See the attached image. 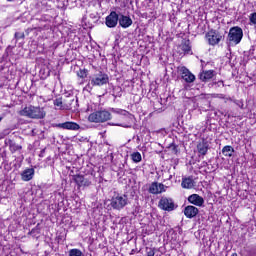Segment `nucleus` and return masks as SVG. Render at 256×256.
<instances>
[{"label":"nucleus","instance_id":"1","mask_svg":"<svg viewBox=\"0 0 256 256\" xmlns=\"http://www.w3.org/2000/svg\"><path fill=\"white\" fill-rule=\"evenodd\" d=\"M21 117H29V119H45V109L41 107L28 106L19 111Z\"/></svg>","mask_w":256,"mask_h":256},{"label":"nucleus","instance_id":"2","mask_svg":"<svg viewBox=\"0 0 256 256\" xmlns=\"http://www.w3.org/2000/svg\"><path fill=\"white\" fill-rule=\"evenodd\" d=\"M242 39H243V29H241V27L234 26L230 28L227 36V40H226L228 45H239Z\"/></svg>","mask_w":256,"mask_h":256},{"label":"nucleus","instance_id":"3","mask_svg":"<svg viewBox=\"0 0 256 256\" xmlns=\"http://www.w3.org/2000/svg\"><path fill=\"white\" fill-rule=\"evenodd\" d=\"M66 33H67V37H68V45L70 47L71 50H67V53H73V49H77V43H79V37H77V29L74 26H66Z\"/></svg>","mask_w":256,"mask_h":256},{"label":"nucleus","instance_id":"4","mask_svg":"<svg viewBox=\"0 0 256 256\" xmlns=\"http://www.w3.org/2000/svg\"><path fill=\"white\" fill-rule=\"evenodd\" d=\"M111 119V113L107 110L96 111L91 113L88 117V121L91 123H105Z\"/></svg>","mask_w":256,"mask_h":256},{"label":"nucleus","instance_id":"5","mask_svg":"<svg viewBox=\"0 0 256 256\" xmlns=\"http://www.w3.org/2000/svg\"><path fill=\"white\" fill-rule=\"evenodd\" d=\"M129 203V198L127 195H117L112 197L111 199V207L116 211H121V209H125Z\"/></svg>","mask_w":256,"mask_h":256},{"label":"nucleus","instance_id":"6","mask_svg":"<svg viewBox=\"0 0 256 256\" xmlns=\"http://www.w3.org/2000/svg\"><path fill=\"white\" fill-rule=\"evenodd\" d=\"M109 83V76L103 72H99L90 77V84L92 87H101Z\"/></svg>","mask_w":256,"mask_h":256},{"label":"nucleus","instance_id":"7","mask_svg":"<svg viewBox=\"0 0 256 256\" xmlns=\"http://www.w3.org/2000/svg\"><path fill=\"white\" fill-rule=\"evenodd\" d=\"M158 207L162 209V211H175V201H173V198L163 196L159 200Z\"/></svg>","mask_w":256,"mask_h":256},{"label":"nucleus","instance_id":"8","mask_svg":"<svg viewBox=\"0 0 256 256\" xmlns=\"http://www.w3.org/2000/svg\"><path fill=\"white\" fill-rule=\"evenodd\" d=\"M71 180L76 183L78 187H89L91 185V180L89 178H85L83 175H75L73 174V170H70L69 173Z\"/></svg>","mask_w":256,"mask_h":256},{"label":"nucleus","instance_id":"9","mask_svg":"<svg viewBox=\"0 0 256 256\" xmlns=\"http://www.w3.org/2000/svg\"><path fill=\"white\" fill-rule=\"evenodd\" d=\"M118 23H119V14H117V12L115 11L110 12V14L105 19L106 27H109V29H115Z\"/></svg>","mask_w":256,"mask_h":256},{"label":"nucleus","instance_id":"10","mask_svg":"<svg viewBox=\"0 0 256 256\" xmlns=\"http://www.w3.org/2000/svg\"><path fill=\"white\" fill-rule=\"evenodd\" d=\"M178 71H179L182 79L186 83H193L195 81V76L193 75V73H191V71H189V69H187V67L181 66L178 68Z\"/></svg>","mask_w":256,"mask_h":256},{"label":"nucleus","instance_id":"11","mask_svg":"<svg viewBox=\"0 0 256 256\" xmlns=\"http://www.w3.org/2000/svg\"><path fill=\"white\" fill-rule=\"evenodd\" d=\"M209 45H219L223 36L216 31H210L206 34Z\"/></svg>","mask_w":256,"mask_h":256},{"label":"nucleus","instance_id":"12","mask_svg":"<svg viewBox=\"0 0 256 256\" xmlns=\"http://www.w3.org/2000/svg\"><path fill=\"white\" fill-rule=\"evenodd\" d=\"M66 95V111H75V107H77V101H75V96L73 95V91H69L65 93Z\"/></svg>","mask_w":256,"mask_h":256},{"label":"nucleus","instance_id":"13","mask_svg":"<svg viewBox=\"0 0 256 256\" xmlns=\"http://www.w3.org/2000/svg\"><path fill=\"white\" fill-rule=\"evenodd\" d=\"M118 23H119L120 27H122V29H129V27H131V25H133V20L131 19L130 16H125V15L121 14L119 16Z\"/></svg>","mask_w":256,"mask_h":256},{"label":"nucleus","instance_id":"14","mask_svg":"<svg viewBox=\"0 0 256 256\" xmlns=\"http://www.w3.org/2000/svg\"><path fill=\"white\" fill-rule=\"evenodd\" d=\"M197 151L199 154V157H205L207 155V152L209 151V142L207 140H202L197 145Z\"/></svg>","mask_w":256,"mask_h":256},{"label":"nucleus","instance_id":"15","mask_svg":"<svg viewBox=\"0 0 256 256\" xmlns=\"http://www.w3.org/2000/svg\"><path fill=\"white\" fill-rule=\"evenodd\" d=\"M189 203L192 205H195L196 207H203V204L205 203V199L203 197L199 196V194H192L188 197Z\"/></svg>","mask_w":256,"mask_h":256},{"label":"nucleus","instance_id":"16","mask_svg":"<svg viewBox=\"0 0 256 256\" xmlns=\"http://www.w3.org/2000/svg\"><path fill=\"white\" fill-rule=\"evenodd\" d=\"M184 215L187 219H193V217H197V215H199V208L195 206H186L184 209Z\"/></svg>","mask_w":256,"mask_h":256},{"label":"nucleus","instance_id":"17","mask_svg":"<svg viewBox=\"0 0 256 256\" xmlns=\"http://www.w3.org/2000/svg\"><path fill=\"white\" fill-rule=\"evenodd\" d=\"M34 176H35V169L33 168H27L21 173L22 181H31V179H33Z\"/></svg>","mask_w":256,"mask_h":256},{"label":"nucleus","instance_id":"18","mask_svg":"<svg viewBox=\"0 0 256 256\" xmlns=\"http://www.w3.org/2000/svg\"><path fill=\"white\" fill-rule=\"evenodd\" d=\"M213 77H215V71H213V70L203 71L199 75L200 81H203L204 83H206V81L213 79Z\"/></svg>","mask_w":256,"mask_h":256},{"label":"nucleus","instance_id":"19","mask_svg":"<svg viewBox=\"0 0 256 256\" xmlns=\"http://www.w3.org/2000/svg\"><path fill=\"white\" fill-rule=\"evenodd\" d=\"M182 189H193L195 187V180L192 177L182 178Z\"/></svg>","mask_w":256,"mask_h":256},{"label":"nucleus","instance_id":"20","mask_svg":"<svg viewBox=\"0 0 256 256\" xmlns=\"http://www.w3.org/2000/svg\"><path fill=\"white\" fill-rule=\"evenodd\" d=\"M5 143L8 145L11 153H16V151H21V149H23V146L15 143V141L11 139L6 140Z\"/></svg>","mask_w":256,"mask_h":256},{"label":"nucleus","instance_id":"21","mask_svg":"<svg viewBox=\"0 0 256 256\" xmlns=\"http://www.w3.org/2000/svg\"><path fill=\"white\" fill-rule=\"evenodd\" d=\"M233 153H235V149L232 146H224L222 149V155L225 157H233Z\"/></svg>","mask_w":256,"mask_h":256},{"label":"nucleus","instance_id":"22","mask_svg":"<svg viewBox=\"0 0 256 256\" xmlns=\"http://www.w3.org/2000/svg\"><path fill=\"white\" fill-rule=\"evenodd\" d=\"M65 129H68L69 131H79L80 126L79 124L75 122H65Z\"/></svg>","mask_w":256,"mask_h":256},{"label":"nucleus","instance_id":"23","mask_svg":"<svg viewBox=\"0 0 256 256\" xmlns=\"http://www.w3.org/2000/svg\"><path fill=\"white\" fill-rule=\"evenodd\" d=\"M149 193H152V195H159V182H153L150 185Z\"/></svg>","mask_w":256,"mask_h":256},{"label":"nucleus","instance_id":"24","mask_svg":"<svg viewBox=\"0 0 256 256\" xmlns=\"http://www.w3.org/2000/svg\"><path fill=\"white\" fill-rule=\"evenodd\" d=\"M110 111L112 113H116L117 115H123V117H127V115H131V113H129V111L123 110L120 108H111Z\"/></svg>","mask_w":256,"mask_h":256},{"label":"nucleus","instance_id":"25","mask_svg":"<svg viewBox=\"0 0 256 256\" xmlns=\"http://www.w3.org/2000/svg\"><path fill=\"white\" fill-rule=\"evenodd\" d=\"M133 163H141V161L143 160V157L141 156V153L140 152H133L131 155H130Z\"/></svg>","mask_w":256,"mask_h":256},{"label":"nucleus","instance_id":"26","mask_svg":"<svg viewBox=\"0 0 256 256\" xmlns=\"http://www.w3.org/2000/svg\"><path fill=\"white\" fill-rule=\"evenodd\" d=\"M181 49L184 51V53H191V42L189 40H185L181 44Z\"/></svg>","mask_w":256,"mask_h":256},{"label":"nucleus","instance_id":"27","mask_svg":"<svg viewBox=\"0 0 256 256\" xmlns=\"http://www.w3.org/2000/svg\"><path fill=\"white\" fill-rule=\"evenodd\" d=\"M69 256H83V252L77 248L69 250Z\"/></svg>","mask_w":256,"mask_h":256},{"label":"nucleus","instance_id":"28","mask_svg":"<svg viewBox=\"0 0 256 256\" xmlns=\"http://www.w3.org/2000/svg\"><path fill=\"white\" fill-rule=\"evenodd\" d=\"M54 105L57 109H62L63 108V98H56L54 100Z\"/></svg>","mask_w":256,"mask_h":256},{"label":"nucleus","instance_id":"29","mask_svg":"<svg viewBox=\"0 0 256 256\" xmlns=\"http://www.w3.org/2000/svg\"><path fill=\"white\" fill-rule=\"evenodd\" d=\"M166 190H167V186H165L163 183H158V194L165 193Z\"/></svg>","mask_w":256,"mask_h":256},{"label":"nucleus","instance_id":"30","mask_svg":"<svg viewBox=\"0 0 256 256\" xmlns=\"http://www.w3.org/2000/svg\"><path fill=\"white\" fill-rule=\"evenodd\" d=\"M110 125L116 126V127H124L125 129L131 128V125L124 124V123H111Z\"/></svg>","mask_w":256,"mask_h":256},{"label":"nucleus","instance_id":"31","mask_svg":"<svg viewBox=\"0 0 256 256\" xmlns=\"http://www.w3.org/2000/svg\"><path fill=\"white\" fill-rule=\"evenodd\" d=\"M14 37H15L16 40L25 39V33L24 32H16L14 34Z\"/></svg>","mask_w":256,"mask_h":256},{"label":"nucleus","instance_id":"32","mask_svg":"<svg viewBox=\"0 0 256 256\" xmlns=\"http://www.w3.org/2000/svg\"><path fill=\"white\" fill-rule=\"evenodd\" d=\"M249 19H250L251 25H256V12L250 14Z\"/></svg>","mask_w":256,"mask_h":256},{"label":"nucleus","instance_id":"33","mask_svg":"<svg viewBox=\"0 0 256 256\" xmlns=\"http://www.w3.org/2000/svg\"><path fill=\"white\" fill-rule=\"evenodd\" d=\"M78 77H80L81 79H85V77H87V71L86 70H80L77 73Z\"/></svg>","mask_w":256,"mask_h":256},{"label":"nucleus","instance_id":"34","mask_svg":"<svg viewBox=\"0 0 256 256\" xmlns=\"http://www.w3.org/2000/svg\"><path fill=\"white\" fill-rule=\"evenodd\" d=\"M233 103H235V105L240 107V109H243V107H244L242 100H233Z\"/></svg>","mask_w":256,"mask_h":256},{"label":"nucleus","instance_id":"35","mask_svg":"<svg viewBox=\"0 0 256 256\" xmlns=\"http://www.w3.org/2000/svg\"><path fill=\"white\" fill-rule=\"evenodd\" d=\"M147 256H155V250H153L152 248H149L147 250Z\"/></svg>","mask_w":256,"mask_h":256},{"label":"nucleus","instance_id":"36","mask_svg":"<svg viewBox=\"0 0 256 256\" xmlns=\"http://www.w3.org/2000/svg\"><path fill=\"white\" fill-rule=\"evenodd\" d=\"M40 73H43L44 77H49V69L45 70H40Z\"/></svg>","mask_w":256,"mask_h":256},{"label":"nucleus","instance_id":"37","mask_svg":"<svg viewBox=\"0 0 256 256\" xmlns=\"http://www.w3.org/2000/svg\"><path fill=\"white\" fill-rule=\"evenodd\" d=\"M55 127H59L60 129H65V123L56 124Z\"/></svg>","mask_w":256,"mask_h":256},{"label":"nucleus","instance_id":"38","mask_svg":"<svg viewBox=\"0 0 256 256\" xmlns=\"http://www.w3.org/2000/svg\"><path fill=\"white\" fill-rule=\"evenodd\" d=\"M170 149H172V151L177 152V145L171 144V145H170Z\"/></svg>","mask_w":256,"mask_h":256},{"label":"nucleus","instance_id":"39","mask_svg":"<svg viewBox=\"0 0 256 256\" xmlns=\"http://www.w3.org/2000/svg\"><path fill=\"white\" fill-rule=\"evenodd\" d=\"M90 17L91 19H97V13H91Z\"/></svg>","mask_w":256,"mask_h":256},{"label":"nucleus","instance_id":"40","mask_svg":"<svg viewBox=\"0 0 256 256\" xmlns=\"http://www.w3.org/2000/svg\"><path fill=\"white\" fill-rule=\"evenodd\" d=\"M44 155H45V149H42L40 154H39V157H44Z\"/></svg>","mask_w":256,"mask_h":256},{"label":"nucleus","instance_id":"41","mask_svg":"<svg viewBox=\"0 0 256 256\" xmlns=\"http://www.w3.org/2000/svg\"><path fill=\"white\" fill-rule=\"evenodd\" d=\"M222 99H225V103H227V101H233V99L231 97H229V98L222 97Z\"/></svg>","mask_w":256,"mask_h":256},{"label":"nucleus","instance_id":"42","mask_svg":"<svg viewBox=\"0 0 256 256\" xmlns=\"http://www.w3.org/2000/svg\"><path fill=\"white\" fill-rule=\"evenodd\" d=\"M217 85H218V86L222 85V87H223L225 84L223 83V81H218V82H217Z\"/></svg>","mask_w":256,"mask_h":256},{"label":"nucleus","instance_id":"43","mask_svg":"<svg viewBox=\"0 0 256 256\" xmlns=\"http://www.w3.org/2000/svg\"><path fill=\"white\" fill-rule=\"evenodd\" d=\"M231 256H237V253H233Z\"/></svg>","mask_w":256,"mask_h":256},{"label":"nucleus","instance_id":"44","mask_svg":"<svg viewBox=\"0 0 256 256\" xmlns=\"http://www.w3.org/2000/svg\"><path fill=\"white\" fill-rule=\"evenodd\" d=\"M1 121H3V117H0V123H1Z\"/></svg>","mask_w":256,"mask_h":256},{"label":"nucleus","instance_id":"45","mask_svg":"<svg viewBox=\"0 0 256 256\" xmlns=\"http://www.w3.org/2000/svg\"><path fill=\"white\" fill-rule=\"evenodd\" d=\"M31 233H35V229H32Z\"/></svg>","mask_w":256,"mask_h":256},{"label":"nucleus","instance_id":"46","mask_svg":"<svg viewBox=\"0 0 256 256\" xmlns=\"http://www.w3.org/2000/svg\"><path fill=\"white\" fill-rule=\"evenodd\" d=\"M68 171H71V168L70 167H67Z\"/></svg>","mask_w":256,"mask_h":256},{"label":"nucleus","instance_id":"47","mask_svg":"<svg viewBox=\"0 0 256 256\" xmlns=\"http://www.w3.org/2000/svg\"><path fill=\"white\" fill-rule=\"evenodd\" d=\"M7 1H10V2H11V1H13V0H7Z\"/></svg>","mask_w":256,"mask_h":256}]
</instances>
